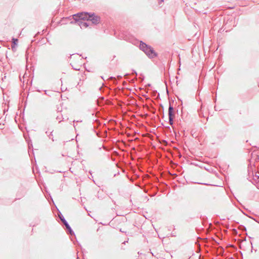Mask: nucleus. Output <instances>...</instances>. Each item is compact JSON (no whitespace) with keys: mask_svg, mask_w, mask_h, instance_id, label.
Listing matches in <instances>:
<instances>
[{"mask_svg":"<svg viewBox=\"0 0 259 259\" xmlns=\"http://www.w3.org/2000/svg\"><path fill=\"white\" fill-rule=\"evenodd\" d=\"M140 48L144 52L149 58H154L157 56V54L153 49L144 42H141L140 43Z\"/></svg>","mask_w":259,"mask_h":259,"instance_id":"obj_1","label":"nucleus"},{"mask_svg":"<svg viewBox=\"0 0 259 259\" xmlns=\"http://www.w3.org/2000/svg\"><path fill=\"white\" fill-rule=\"evenodd\" d=\"M89 18H90V14L88 13L82 12L73 15V18L75 21L79 20H89Z\"/></svg>","mask_w":259,"mask_h":259,"instance_id":"obj_2","label":"nucleus"},{"mask_svg":"<svg viewBox=\"0 0 259 259\" xmlns=\"http://www.w3.org/2000/svg\"><path fill=\"white\" fill-rule=\"evenodd\" d=\"M91 21L93 24H97L100 22V17L95 14H90V18L89 20Z\"/></svg>","mask_w":259,"mask_h":259,"instance_id":"obj_3","label":"nucleus"},{"mask_svg":"<svg viewBox=\"0 0 259 259\" xmlns=\"http://www.w3.org/2000/svg\"><path fill=\"white\" fill-rule=\"evenodd\" d=\"M168 116L169 121L170 125L173 123V119L175 117V113L174 108L171 106H169L168 108Z\"/></svg>","mask_w":259,"mask_h":259,"instance_id":"obj_4","label":"nucleus"},{"mask_svg":"<svg viewBox=\"0 0 259 259\" xmlns=\"http://www.w3.org/2000/svg\"><path fill=\"white\" fill-rule=\"evenodd\" d=\"M58 215H59V218H60L61 220L63 222L64 225L66 226V228L69 229L70 227L68 226V225L67 224L66 222L64 220L62 215L61 214H58Z\"/></svg>","mask_w":259,"mask_h":259,"instance_id":"obj_5","label":"nucleus"},{"mask_svg":"<svg viewBox=\"0 0 259 259\" xmlns=\"http://www.w3.org/2000/svg\"><path fill=\"white\" fill-rule=\"evenodd\" d=\"M88 26V25L87 23L83 22L81 24V28L82 27H87Z\"/></svg>","mask_w":259,"mask_h":259,"instance_id":"obj_6","label":"nucleus"},{"mask_svg":"<svg viewBox=\"0 0 259 259\" xmlns=\"http://www.w3.org/2000/svg\"><path fill=\"white\" fill-rule=\"evenodd\" d=\"M17 41H18V39H13V41H14V45H16L17 44L16 42H17Z\"/></svg>","mask_w":259,"mask_h":259,"instance_id":"obj_7","label":"nucleus"},{"mask_svg":"<svg viewBox=\"0 0 259 259\" xmlns=\"http://www.w3.org/2000/svg\"><path fill=\"white\" fill-rule=\"evenodd\" d=\"M114 155H115V154H116V152L114 151Z\"/></svg>","mask_w":259,"mask_h":259,"instance_id":"obj_8","label":"nucleus"},{"mask_svg":"<svg viewBox=\"0 0 259 259\" xmlns=\"http://www.w3.org/2000/svg\"><path fill=\"white\" fill-rule=\"evenodd\" d=\"M116 166H117L118 168L119 167H118V164H116Z\"/></svg>","mask_w":259,"mask_h":259,"instance_id":"obj_9","label":"nucleus"},{"mask_svg":"<svg viewBox=\"0 0 259 259\" xmlns=\"http://www.w3.org/2000/svg\"><path fill=\"white\" fill-rule=\"evenodd\" d=\"M258 178H259V176H258Z\"/></svg>","mask_w":259,"mask_h":259,"instance_id":"obj_10","label":"nucleus"}]
</instances>
